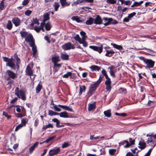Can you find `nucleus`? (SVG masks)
<instances>
[{
	"label": "nucleus",
	"instance_id": "f257e3e1",
	"mask_svg": "<svg viewBox=\"0 0 156 156\" xmlns=\"http://www.w3.org/2000/svg\"><path fill=\"white\" fill-rule=\"evenodd\" d=\"M103 78V76H102L101 75H100L98 80L94 83L91 85L89 88V90L87 92V94L89 96H91L93 94L94 92L96 90L97 88L101 82Z\"/></svg>",
	"mask_w": 156,
	"mask_h": 156
},
{
	"label": "nucleus",
	"instance_id": "f03ea898",
	"mask_svg": "<svg viewBox=\"0 0 156 156\" xmlns=\"http://www.w3.org/2000/svg\"><path fill=\"white\" fill-rule=\"evenodd\" d=\"M15 94L19 98H21L23 100L26 99L25 91L22 90H19V87H16L15 89Z\"/></svg>",
	"mask_w": 156,
	"mask_h": 156
},
{
	"label": "nucleus",
	"instance_id": "7ed1b4c3",
	"mask_svg": "<svg viewBox=\"0 0 156 156\" xmlns=\"http://www.w3.org/2000/svg\"><path fill=\"white\" fill-rule=\"evenodd\" d=\"M3 58L4 61L7 62L6 63V66H8L13 68L14 70H16L14 60L12 58H9L6 57H3Z\"/></svg>",
	"mask_w": 156,
	"mask_h": 156
},
{
	"label": "nucleus",
	"instance_id": "20e7f679",
	"mask_svg": "<svg viewBox=\"0 0 156 156\" xmlns=\"http://www.w3.org/2000/svg\"><path fill=\"white\" fill-rule=\"evenodd\" d=\"M6 73L8 76V77L6 78L7 80H9L10 78L12 79H14L17 77V74L15 73L10 70H7L6 71Z\"/></svg>",
	"mask_w": 156,
	"mask_h": 156
},
{
	"label": "nucleus",
	"instance_id": "39448f33",
	"mask_svg": "<svg viewBox=\"0 0 156 156\" xmlns=\"http://www.w3.org/2000/svg\"><path fill=\"white\" fill-rule=\"evenodd\" d=\"M62 48L65 50H68L70 49H74L75 48L73 45L72 44L68 42L62 46Z\"/></svg>",
	"mask_w": 156,
	"mask_h": 156
},
{
	"label": "nucleus",
	"instance_id": "423d86ee",
	"mask_svg": "<svg viewBox=\"0 0 156 156\" xmlns=\"http://www.w3.org/2000/svg\"><path fill=\"white\" fill-rule=\"evenodd\" d=\"M106 80L105 81V83L106 86V89L107 91H110L111 89V81L110 79L108 77L106 78Z\"/></svg>",
	"mask_w": 156,
	"mask_h": 156
},
{
	"label": "nucleus",
	"instance_id": "0eeeda50",
	"mask_svg": "<svg viewBox=\"0 0 156 156\" xmlns=\"http://www.w3.org/2000/svg\"><path fill=\"white\" fill-rule=\"evenodd\" d=\"M145 63L147 65V66L146 68H150L153 67L154 62L151 59H147Z\"/></svg>",
	"mask_w": 156,
	"mask_h": 156
},
{
	"label": "nucleus",
	"instance_id": "6e6552de",
	"mask_svg": "<svg viewBox=\"0 0 156 156\" xmlns=\"http://www.w3.org/2000/svg\"><path fill=\"white\" fill-rule=\"evenodd\" d=\"M12 21L16 27H18L20 25L21 21L18 17H15L12 19Z\"/></svg>",
	"mask_w": 156,
	"mask_h": 156
},
{
	"label": "nucleus",
	"instance_id": "1a4fd4ad",
	"mask_svg": "<svg viewBox=\"0 0 156 156\" xmlns=\"http://www.w3.org/2000/svg\"><path fill=\"white\" fill-rule=\"evenodd\" d=\"M60 151V149L58 147L51 150L49 153V154L50 156L58 154Z\"/></svg>",
	"mask_w": 156,
	"mask_h": 156
},
{
	"label": "nucleus",
	"instance_id": "9d476101",
	"mask_svg": "<svg viewBox=\"0 0 156 156\" xmlns=\"http://www.w3.org/2000/svg\"><path fill=\"white\" fill-rule=\"evenodd\" d=\"M89 48L95 51H98L100 53H101L102 51V46H101L100 47H98L94 46H90Z\"/></svg>",
	"mask_w": 156,
	"mask_h": 156
},
{
	"label": "nucleus",
	"instance_id": "9b49d317",
	"mask_svg": "<svg viewBox=\"0 0 156 156\" xmlns=\"http://www.w3.org/2000/svg\"><path fill=\"white\" fill-rule=\"evenodd\" d=\"M103 20L99 15H98L96 18L94 19V23L97 24H101L103 23Z\"/></svg>",
	"mask_w": 156,
	"mask_h": 156
},
{
	"label": "nucleus",
	"instance_id": "f8f14e48",
	"mask_svg": "<svg viewBox=\"0 0 156 156\" xmlns=\"http://www.w3.org/2000/svg\"><path fill=\"white\" fill-rule=\"evenodd\" d=\"M104 22V23L103 24L105 26H108L111 24V21L112 20V18H108L106 17H105L103 19Z\"/></svg>",
	"mask_w": 156,
	"mask_h": 156
},
{
	"label": "nucleus",
	"instance_id": "ddd939ff",
	"mask_svg": "<svg viewBox=\"0 0 156 156\" xmlns=\"http://www.w3.org/2000/svg\"><path fill=\"white\" fill-rule=\"evenodd\" d=\"M138 145V147L141 150L144 149L146 147V144L143 140H141L139 141Z\"/></svg>",
	"mask_w": 156,
	"mask_h": 156
},
{
	"label": "nucleus",
	"instance_id": "4468645a",
	"mask_svg": "<svg viewBox=\"0 0 156 156\" xmlns=\"http://www.w3.org/2000/svg\"><path fill=\"white\" fill-rule=\"evenodd\" d=\"M69 56L66 52H62L61 53L60 57L64 60H68L69 59Z\"/></svg>",
	"mask_w": 156,
	"mask_h": 156
},
{
	"label": "nucleus",
	"instance_id": "2eb2a0df",
	"mask_svg": "<svg viewBox=\"0 0 156 156\" xmlns=\"http://www.w3.org/2000/svg\"><path fill=\"white\" fill-rule=\"evenodd\" d=\"M58 106L59 107L62 108L65 110L71 112H73L72 108H71L70 107L67 106L59 105H58Z\"/></svg>",
	"mask_w": 156,
	"mask_h": 156
},
{
	"label": "nucleus",
	"instance_id": "dca6fc26",
	"mask_svg": "<svg viewBox=\"0 0 156 156\" xmlns=\"http://www.w3.org/2000/svg\"><path fill=\"white\" fill-rule=\"evenodd\" d=\"M26 73L27 74L30 76H31L33 75V72L32 69L29 66H27Z\"/></svg>",
	"mask_w": 156,
	"mask_h": 156
},
{
	"label": "nucleus",
	"instance_id": "f3484780",
	"mask_svg": "<svg viewBox=\"0 0 156 156\" xmlns=\"http://www.w3.org/2000/svg\"><path fill=\"white\" fill-rule=\"evenodd\" d=\"M114 67L113 66H111L108 68V69H109V72L111 76L113 78L115 77V75L114 74Z\"/></svg>",
	"mask_w": 156,
	"mask_h": 156
},
{
	"label": "nucleus",
	"instance_id": "a211bd4d",
	"mask_svg": "<svg viewBox=\"0 0 156 156\" xmlns=\"http://www.w3.org/2000/svg\"><path fill=\"white\" fill-rule=\"evenodd\" d=\"M92 71H99L101 69V67H99L97 66L92 65L90 67Z\"/></svg>",
	"mask_w": 156,
	"mask_h": 156
},
{
	"label": "nucleus",
	"instance_id": "6ab92c4d",
	"mask_svg": "<svg viewBox=\"0 0 156 156\" xmlns=\"http://www.w3.org/2000/svg\"><path fill=\"white\" fill-rule=\"evenodd\" d=\"M42 88V85L41 82H39V84L36 88V93H38L41 90Z\"/></svg>",
	"mask_w": 156,
	"mask_h": 156
},
{
	"label": "nucleus",
	"instance_id": "aec40b11",
	"mask_svg": "<svg viewBox=\"0 0 156 156\" xmlns=\"http://www.w3.org/2000/svg\"><path fill=\"white\" fill-rule=\"evenodd\" d=\"M126 143V145L124 146L125 148H128L129 146V142L127 140H125L123 141H121L119 143V146L123 145L124 144Z\"/></svg>",
	"mask_w": 156,
	"mask_h": 156
},
{
	"label": "nucleus",
	"instance_id": "412c9836",
	"mask_svg": "<svg viewBox=\"0 0 156 156\" xmlns=\"http://www.w3.org/2000/svg\"><path fill=\"white\" fill-rule=\"evenodd\" d=\"M26 41L29 43L30 45L32 48L36 47L34 40H25Z\"/></svg>",
	"mask_w": 156,
	"mask_h": 156
},
{
	"label": "nucleus",
	"instance_id": "4be33fe9",
	"mask_svg": "<svg viewBox=\"0 0 156 156\" xmlns=\"http://www.w3.org/2000/svg\"><path fill=\"white\" fill-rule=\"evenodd\" d=\"M38 142H36L34 145L31 147L29 149V151L30 153H32L34 150L35 148L38 146Z\"/></svg>",
	"mask_w": 156,
	"mask_h": 156
},
{
	"label": "nucleus",
	"instance_id": "5701e85b",
	"mask_svg": "<svg viewBox=\"0 0 156 156\" xmlns=\"http://www.w3.org/2000/svg\"><path fill=\"white\" fill-rule=\"evenodd\" d=\"M145 49L147 50V51L149 53V54L152 55V56H156V51H155L151 50L149 48H145Z\"/></svg>",
	"mask_w": 156,
	"mask_h": 156
},
{
	"label": "nucleus",
	"instance_id": "b1692460",
	"mask_svg": "<svg viewBox=\"0 0 156 156\" xmlns=\"http://www.w3.org/2000/svg\"><path fill=\"white\" fill-rule=\"evenodd\" d=\"M16 66H15V68H16V69L18 70L19 69V64L20 63V58L17 56H16Z\"/></svg>",
	"mask_w": 156,
	"mask_h": 156
},
{
	"label": "nucleus",
	"instance_id": "393cba45",
	"mask_svg": "<svg viewBox=\"0 0 156 156\" xmlns=\"http://www.w3.org/2000/svg\"><path fill=\"white\" fill-rule=\"evenodd\" d=\"M51 60L52 62L53 63L59 62L60 60L59 56H56L53 57L52 58Z\"/></svg>",
	"mask_w": 156,
	"mask_h": 156
},
{
	"label": "nucleus",
	"instance_id": "a878e982",
	"mask_svg": "<svg viewBox=\"0 0 156 156\" xmlns=\"http://www.w3.org/2000/svg\"><path fill=\"white\" fill-rule=\"evenodd\" d=\"M59 115L61 117L64 118H69V116L68 115L67 113L65 111L62 112L60 113L59 114Z\"/></svg>",
	"mask_w": 156,
	"mask_h": 156
},
{
	"label": "nucleus",
	"instance_id": "bb28decb",
	"mask_svg": "<svg viewBox=\"0 0 156 156\" xmlns=\"http://www.w3.org/2000/svg\"><path fill=\"white\" fill-rule=\"evenodd\" d=\"M94 19L93 18L90 17L88 20L86 21V24L88 25L92 24L94 23Z\"/></svg>",
	"mask_w": 156,
	"mask_h": 156
},
{
	"label": "nucleus",
	"instance_id": "cd10ccee",
	"mask_svg": "<svg viewBox=\"0 0 156 156\" xmlns=\"http://www.w3.org/2000/svg\"><path fill=\"white\" fill-rule=\"evenodd\" d=\"M96 108L95 103L90 104L88 105V109L89 111H91L94 109Z\"/></svg>",
	"mask_w": 156,
	"mask_h": 156
},
{
	"label": "nucleus",
	"instance_id": "c85d7f7f",
	"mask_svg": "<svg viewBox=\"0 0 156 156\" xmlns=\"http://www.w3.org/2000/svg\"><path fill=\"white\" fill-rule=\"evenodd\" d=\"M80 44H82L83 46L86 47L87 46V42L85 41V40H76Z\"/></svg>",
	"mask_w": 156,
	"mask_h": 156
},
{
	"label": "nucleus",
	"instance_id": "c756f323",
	"mask_svg": "<svg viewBox=\"0 0 156 156\" xmlns=\"http://www.w3.org/2000/svg\"><path fill=\"white\" fill-rule=\"evenodd\" d=\"M111 45L114 47V48L118 50H122L123 49L122 46L120 45H118L115 44L113 43H112Z\"/></svg>",
	"mask_w": 156,
	"mask_h": 156
},
{
	"label": "nucleus",
	"instance_id": "7c9ffc66",
	"mask_svg": "<svg viewBox=\"0 0 156 156\" xmlns=\"http://www.w3.org/2000/svg\"><path fill=\"white\" fill-rule=\"evenodd\" d=\"M50 19L49 14L48 13L45 14L44 16V19L43 20V22L45 23V22Z\"/></svg>",
	"mask_w": 156,
	"mask_h": 156
},
{
	"label": "nucleus",
	"instance_id": "2f4dec72",
	"mask_svg": "<svg viewBox=\"0 0 156 156\" xmlns=\"http://www.w3.org/2000/svg\"><path fill=\"white\" fill-rule=\"evenodd\" d=\"M86 89V86L84 85L81 86L80 87V92L79 94L81 95L83 92H84Z\"/></svg>",
	"mask_w": 156,
	"mask_h": 156
},
{
	"label": "nucleus",
	"instance_id": "473e14b6",
	"mask_svg": "<svg viewBox=\"0 0 156 156\" xmlns=\"http://www.w3.org/2000/svg\"><path fill=\"white\" fill-rule=\"evenodd\" d=\"M60 2L62 6H68L70 5V3H67L66 0H60Z\"/></svg>",
	"mask_w": 156,
	"mask_h": 156
},
{
	"label": "nucleus",
	"instance_id": "72a5a7b5",
	"mask_svg": "<svg viewBox=\"0 0 156 156\" xmlns=\"http://www.w3.org/2000/svg\"><path fill=\"white\" fill-rule=\"evenodd\" d=\"M12 27V24L11 20H9L8 21L6 28L9 30H11Z\"/></svg>",
	"mask_w": 156,
	"mask_h": 156
},
{
	"label": "nucleus",
	"instance_id": "f704fd0d",
	"mask_svg": "<svg viewBox=\"0 0 156 156\" xmlns=\"http://www.w3.org/2000/svg\"><path fill=\"white\" fill-rule=\"evenodd\" d=\"M53 126L52 124H49L48 125H44L43 126L42 129L43 130H45L46 129L48 128H53Z\"/></svg>",
	"mask_w": 156,
	"mask_h": 156
},
{
	"label": "nucleus",
	"instance_id": "c9c22d12",
	"mask_svg": "<svg viewBox=\"0 0 156 156\" xmlns=\"http://www.w3.org/2000/svg\"><path fill=\"white\" fill-rule=\"evenodd\" d=\"M129 142L128 147H129L131 145L134 144L135 140L134 139L133 140L132 138H129Z\"/></svg>",
	"mask_w": 156,
	"mask_h": 156
},
{
	"label": "nucleus",
	"instance_id": "e433bc0d",
	"mask_svg": "<svg viewBox=\"0 0 156 156\" xmlns=\"http://www.w3.org/2000/svg\"><path fill=\"white\" fill-rule=\"evenodd\" d=\"M20 34H21V36L23 38L26 37V38L28 34V33L27 31H21L20 32Z\"/></svg>",
	"mask_w": 156,
	"mask_h": 156
},
{
	"label": "nucleus",
	"instance_id": "4c0bfd02",
	"mask_svg": "<svg viewBox=\"0 0 156 156\" xmlns=\"http://www.w3.org/2000/svg\"><path fill=\"white\" fill-rule=\"evenodd\" d=\"M106 51L107 53H106L105 55L108 57H111L112 56V55H109V54H113L115 53V52L112 50L110 51L106 50Z\"/></svg>",
	"mask_w": 156,
	"mask_h": 156
},
{
	"label": "nucleus",
	"instance_id": "58836bf2",
	"mask_svg": "<svg viewBox=\"0 0 156 156\" xmlns=\"http://www.w3.org/2000/svg\"><path fill=\"white\" fill-rule=\"evenodd\" d=\"M45 27L47 30L49 31L50 30L51 26L49 23H47L45 24Z\"/></svg>",
	"mask_w": 156,
	"mask_h": 156
},
{
	"label": "nucleus",
	"instance_id": "ea45409f",
	"mask_svg": "<svg viewBox=\"0 0 156 156\" xmlns=\"http://www.w3.org/2000/svg\"><path fill=\"white\" fill-rule=\"evenodd\" d=\"M80 34L82 37L81 39H86L87 38V36L86 33L84 31H81L80 32Z\"/></svg>",
	"mask_w": 156,
	"mask_h": 156
},
{
	"label": "nucleus",
	"instance_id": "a19ab883",
	"mask_svg": "<svg viewBox=\"0 0 156 156\" xmlns=\"http://www.w3.org/2000/svg\"><path fill=\"white\" fill-rule=\"evenodd\" d=\"M76 78L77 76L76 74L71 73V74L70 75V79L72 80H73Z\"/></svg>",
	"mask_w": 156,
	"mask_h": 156
},
{
	"label": "nucleus",
	"instance_id": "79ce46f5",
	"mask_svg": "<svg viewBox=\"0 0 156 156\" xmlns=\"http://www.w3.org/2000/svg\"><path fill=\"white\" fill-rule=\"evenodd\" d=\"M52 121L55 122H56V126L57 128H59V126L60 124V121L56 118H54L52 119Z\"/></svg>",
	"mask_w": 156,
	"mask_h": 156
},
{
	"label": "nucleus",
	"instance_id": "37998d69",
	"mask_svg": "<svg viewBox=\"0 0 156 156\" xmlns=\"http://www.w3.org/2000/svg\"><path fill=\"white\" fill-rule=\"evenodd\" d=\"M55 137V136H52L49 137L48 139L46 140L43 142L42 143H48L50 141L53 140Z\"/></svg>",
	"mask_w": 156,
	"mask_h": 156
},
{
	"label": "nucleus",
	"instance_id": "c03bdc74",
	"mask_svg": "<svg viewBox=\"0 0 156 156\" xmlns=\"http://www.w3.org/2000/svg\"><path fill=\"white\" fill-rule=\"evenodd\" d=\"M104 114L107 117H110L111 115V111L109 110L105 111L104 112Z\"/></svg>",
	"mask_w": 156,
	"mask_h": 156
},
{
	"label": "nucleus",
	"instance_id": "a18cd8bd",
	"mask_svg": "<svg viewBox=\"0 0 156 156\" xmlns=\"http://www.w3.org/2000/svg\"><path fill=\"white\" fill-rule=\"evenodd\" d=\"M116 151L115 149H110L109 150V153L111 155H115Z\"/></svg>",
	"mask_w": 156,
	"mask_h": 156
},
{
	"label": "nucleus",
	"instance_id": "49530a36",
	"mask_svg": "<svg viewBox=\"0 0 156 156\" xmlns=\"http://www.w3.org/2000/svg\"><path fill=\"white\" fill-rule=\"evenodd\" d=\"M72 19L73 20H75L77 22L79 23L81 21L80 20V18L77 16H74L72 17Z\"/></svg>",
	"mask_w": 156,
	"mask_h": 156
},
{
	"label": "nucleus",
	"instance_id": "de8ad7c7",
	"mask_svg": "<svg viewBox=\"0 0 156 156\" xmlns=\"http://www.w3.org/2000/svg\"><path fill=\"white\" fill-rule=\"evenodd\" d=\"M32 51H33V56L34 57L36 55L37 51V47L36 46L34 47H33L32 48Z\"/></svg>",
	"mask_w": 156,
	"mask_h": 156
},
{
	"label": "nucleus",
	"instance_id": "09e8293b",
	"mask_svg": "<svg viewBox=\"0 0 156 156\" xmlns=\"http://www.w3.org/2000/svg\"><path fill=\"white\" fill-rule=\"evenodd\" d=\"M106 2L108 4H114L116 2L115 0H107Z\"/></svg>",
	"mask_w": 156,
	"mask_h": 156
},
{
	"label": "nucleus",
	"instance_id": "8fccbe9b",
	"mask_svg": "<svg viewBox=\"0 0 156 156\" xmlns=\"http://www.w3.org/2000/svg\"><path fill=\"white\" fill-rule=\"evenodd\" d=\"M59 5L58 2H55L54 4L55 9V11H57L59 7Z\"/></svg>",
	"mask_w": 156,
	"mask_h": 156
},
{
	"label": "nucleus",
	"instance_id": "3c124183",
	"mask_svg": "<svg viewBox=\"0 0 156 156\" xmlns=\"http://www.w3.org/2000/svg\"><path fill=\"white\" fill-rule=\"evenodd\" d=\"M102 73L105 76L106 78H108L109 77H108L107 73L106 70L104 69H103L101 71Z\"/></svg>",
	"mask_w": 156,
	"mask_h": 156
},
{
	"label": "nucleus",
	"instance_id": "603ef678",
	"mask_svg": "<svg viewBox=\"0 0 156 156\" xmlns=\"http://www.w3.org/2000/svg\"><path fill=\"white\" fill-rule=\"evenodd\" d=\"M71 74V72H68L66 74L63 75L62 76L64 78H68L69 76L70 77V75Z\"/></svg>",
	"mask_w": 156,
	"mask_h": 156
},
{
	"label": "nucleus",
	"instance_id": "864d4df0",
	"mask_svg": "<svg viewBox=\"0 0 156 156\" xmlns=\"http://www.w3.org/2000/svg\"><path fill=\"white\" fill-rule=\"evenodd\" d=\"M3 115L6 117L8 119H10L11 117V116L10 115H9L7 113L5 112H3Z\"/></svg>",
	"mask_w": 156,
	"mask_h": 156
},
{
	"label": "nucleus",
	"instance_id": "5fc2aeb1",
	"mask_svg": "<svg viewBox=\"0 0 156 156\" xmlns=\"http://www.w3.org/2000/svg\"><path fill=\"white\" fill-rule=\"evenodd\" d=\"M115 115H116L118 116H120L122 117H125L126 116L127 114H126L124 113H119L117 112H116L115 113Z\"/></svg>",
	"mask_w": 156,
	"mask_h": 156
},
{
	"label": "nucleus",
	"instance_id": "6e6d98bb",
	"mask_svg": "<svg viewBox=\"0 0 156 156\" xmlns=\"http://www.w3.org/2000/svg\"><path fill=\"white\" fill-rule=\"evenodd\" d=\"M136 15V13L135 12H133L132 13H131L129 14L128 17L129 18V19L131 20V18H132L133 16H135Z\"/></svg>",
	"mask_w": 156,
	"mask_h": 156
},
{
	"label": "nucleus",
	"instance_id": "4d7b16f0",
	"mask_svg": "<svg viewBox=\"0 0 156 156\" xmlns=\"http://www.w3.org/2000/svg\"><path fill=\"white\" fill-rule=\"evenodd\" d=\"M23 126V124H22L21 123L20 124L16 127L15 129V131H17L19 129L22 127Z\"/></svg>",
	"mask_w": 156,
	"mask_h": 156
},
{
	"label": "nucleus",
	"instance_id": "13d9d810",
	"mask_svg": "<svg viewBox=\"0 0 156 156\" xmlns=\"http://www.w3.org/2000/svg\"><path fill=\"white\" fill-rule=\"evenodd\" d=\"M32 11L28 10L26 11L25 12V14L26 16H29L32 13Z\"/></svg>",
	"mask_w": 156,
	"mask_h": 156
},
{
	"label": "nucleus",
	"instance_id": "bf43d9fd",
	"mask_svg": "<svg viewBox=\"0 0 156 156\" xmlns=\"http://www.w3.org/2000/svg\"><path fill=\"white\" fill-rule=\"evenodd\" d=\"M30 0H24L22 2V4L24 6L27 5L29 2Z\"/></svg>",
	"mask_w": 156,
	"mask_h": 156
},
{
	"label": "nucleus",
	"instance_id": "052dcab7",
	"mask_svg": "<svg viewBox=\"0 0 156 156\" xmlns=\"http://www.w3.org/2000/svg\"><path fill=\"white\" fill-rule=\"evenodd\" d=\"M25 39H33V37L30 33H28L26 38Z\"/></svg>",
	"mask_w": 156,
	"mask_h": 156
},
{
	"label": "nucleus",
	"instance_id": "680f3d73",
	"mask_svg": "<svg viewBox=\"0 0 156 156\" xmlns=\"http://www.w3.org/2000/svg\"><path fill=\"white\" fill-rule=\"evenodd\" d=\"M45 24V23L43 22L41 23L40 27L41 30H42L43 32L44 31V27Z\"/></svg>",
	"mask_w": 156,
	"mask_h": 156
},
{
	"label": "nucleus",
	"instance_id": "e2e57ef3",
	"mask_svg": "<svg viewBox=\"0 0 156 156\" xmlns=\"http://www.w3.org/2000/svg\"><path fill=\"white\" fill-rule=\"evenodd\" d=\"M58 107V105H55V106H54V108L55 110L57 112H59L61 111V109L59 108Z\"/></svg>",
	"mask_w": 156,
	"mask_h": 156
},
{
	"label": "nucleus",
	"instance_id": "0e129e2a",
	"mask_svg": "<svg viewBox=\"0 0 156 156\" xmlns=\"http://www.w3.org/2000/svg\"><path fill=\"white\" fill-rule=\"evenodd\" d=\"M69 146V144L67 142H65L62 145V148H64L67 147Z\"/></svg>",
	"mask_w": 156,
	"mask_h": 156
},
{
	"label": "nucleus",
	"instance_id": "69168bd1",
	"mask_svg": "<svg viewBox=\"0 0 156 156\" xmlns=\"http://www.w3.org/2000/svg\"><path fill=\"white\" fill-rule=\"evenodd\" d=\"M33 20L34 22L33 23L34 24H39V20L37 19V17L35 18H33Z\"/></svg>",
	"mask_w": 156,
	"mask_h": 156
},
{
	"label": "nucleus",
	"instance_id": "338daca9",
	"mask_svg": "<svg viewBox=\"0 0 156 156\" xmlns=\"http://www.w3.org/2000/svg\"><path fill=\"white\" fill-rule=\"evenodd\" d=\"M34 30L37 33H39L41 30L40 27L35 26L34 27Z\"/></svg>",
	"mask_w": 156,
	"mask_h": 156
},
{
	"label": "nucleus",
	"instance_id": "774afa93",
	"mask_svg": "<svg viewBox=\"0 0 156 156\" xmlns=\"http://www.w3.org/2000/svg\"><path fill=\"white\" fill-rule=\"evenodd\" d=\"M130 20L128 17H126L124 18L123 19V22H126L127 23L129 22Z\"/></svg>",
	"mask_w": 156,
	"mask_h": 156
}]
</instances>
